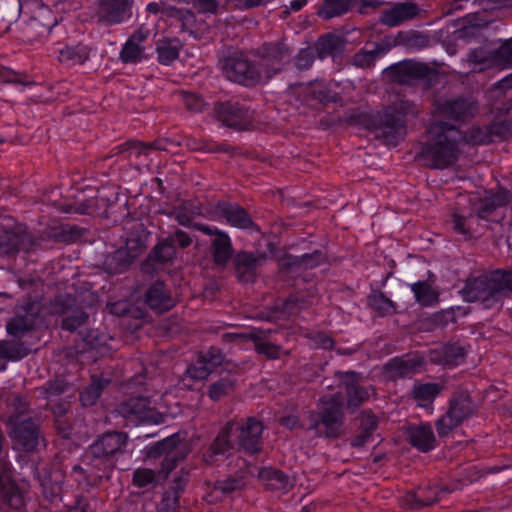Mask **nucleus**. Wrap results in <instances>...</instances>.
Instances as JSON below:
<instances>
[{
  "label": "nucleus",
  "mask_w": 512,
  "mask_h": 512,
  "mask_svg": "<svg viewBox=\"0 0 512 512\" xmlns=\"http://www.w3.org/2000/svg\"><path fill=\"white\" fill-rule=\"evenodd\" d=\"M323 261V254L318 251L310 255H305L301 259H292L291 257H287L282 264V273L285 275V277L294 280L292 285L298 286L301 284L300 279H302L303 282H307L308 278L314 277L316 274L308 273V270L317 267Z\"/></svg>",
  "instance_id": "9"
},
{
  "label": "nucleus",
  "mask_w": 512,
  "mask_h": 512,
  "mask_svg": "<svg viewBox=\"0 0 512 512\" xmlns=\"http://www.w3.org/2000/svg\"><path fill=\"white\" fill-rule=\"evenodd\" d=\"M164 482L159 476V470L155 472L148 468L136 469L133 473V484L139 488H144L150 484L157 485Z\"/></svg>",
  "instance_id": "36"
},
{
  "label": "nucleus",
  "mask_w": 512,
  "mask_h": 512,
  "mask_svg": "<svg viewBox=\"0 0 512 512\" xmlns=\"http://www.w3.org/2000/svg\"><path fill=\"white\" fill-rule=\"evenodd\" d=\"M245 482L242 477H230L225 480H218L214 483L213 489L229 495L237 490L242 489Z\"/></svg>",
  "instance_id": "43"
},
{
  "label": "nucleus",
  "mask_w": 512,
  "mask_h": 512,
  "mask_svg": "<svg viewBox=\"0 0 512 512\" xmlns=\"http://www.w3.org/2000/svg\"><path fill=\"white\" fill-rule=\"evenodd\" d=\"M127 441L128 434L125 432L109 431L103 433L88 447L82 461L91 469L105 472L113 466V456L124 452L123 448Z\"/></svg>",
  "instance_id": "4"
},
{
  "label": "nucleus",
  "mask_w": 512,
  "mask_h": 512,
  "mask_svg": "<svg viewBox=\"0 0 512 512\" xmlns=\"http://www.w3.org/2000/svg\"><path fill=\"white\" fill-rule=\"evenodd\" d=\"M238 110L230 104H220L217 107V114L221 121L228 126H236L238 124Z\"/></svg>",
  "instance_id": "46"
},
{
  "label": "nucleus",
  "mask_w": 512,
  "mask_h": 512,
  "mask_svg": "<svg viewBox=\"0 0 512 512\" xmlns=\"http://www.w3.org/2000/svg\"><path fill=\"white\" fill-rule=\"evenodd\" d=\"M159 61L164 65L171 64L179 55L176 46L163 45L157 48Z\"/></svg>",
  "instance_id": "50"
},
{
  "label": "nucleus",
  "mask_w": 512,
  "mask_h": 512,
  "mask_svg": "<svg viewBox=\"0 0 512 512\" xmlns=\"http://www.w3.org/2000/svg\"><path fill=\"white\" fill-rule=\"evenodd\" d=\"M236 378L231 374L221 377L209 386L208 396L213 401H219L221 398L230 395L236 387Z\"/></svg>",
  "instance_id": "31"
},
{
  "label": "nucleus",
  "mask_w": 512,
  "mask_h": 512,
  "mask_svg": "<svg viewBox=\"0 0 512 512\" xmlns=\"http://www.w3.org/2000/svg\"><path fill=\"white\" fill-rule=\"evenodd\" d=\"M359 420L362 431L372 435L378 424L376 417L370 411H363Z\"/></svg>",
  "instance_id": "51"
},
{
  "label": "nucleus",
  "mask_w": 512,
  "mask_h": 512,
  "mask_svg": "<svg viewBox=\"0 0 512 512\" xmlns=\"http://www.w3.org/2000/svg\"><path fill=\"white\" fill-rule=\"evenodd\" d=\"M212 371L213 369L199 358L196 364L188 367L187 374L193 379L203 380L206 379Z\"/></svg>",
  "instance_id": "48"
},
{
  "label": "nucleus",
  "mask_w": 512,
  "mask_h": 512,
  "mask_svg": "<svg viewBox=\"0 0 512 512\" xmlns=\"http://www.w3.org/2000/svg\"><path fill=\"white\" fill-rule=\"evenodd\" d=\"M188 482L189 474L182 470L179 475L174 477L169 488L164 491L162 498H168V500H172L171 503L180 504V497L185 491Z\"/></svg>",
  "instance_id": "33"
},
{
  "label": "nucleus",
  "mask_w": 512,
  "mask_h": 512,
  "mask_svg": "<svg viewBox=\"0 0 512 512\" xmlns=\"http://www.w3.org/2000/svg\"><path fill=\"white\" fill-rule=\"evenodd\" d=\"M470 288H512V272L496 270L474 280Z\"/></svg>",
  "instance_id": "23"
},
{
  "label": "nucleus",
  "mask_w": 512,
  "mask_h": 512,
  "mask_svg": "<svg viewBox=\"0 0 512 512\" xmlns=\"http://www.w3.org/2000/svg\"><path fill=\"white\" fill-rule=\"evenodd\" d=\"M313 51L309 48L302 50L297 58V66L299 68H307L312 64Z\"/></svg>",
  "instance_id": "61"
},
{
  "label": "nucleus",
  "mask_w": 512,
  "mask_h": 512,
  "mask_svg": "<svg viewBox=\"0 0 512 512\" xmlns=\"http://www.w3.org/2000/svg\"><path fill=\"white\" fill-rule=\"evenodd\" d=\"M496 55L481 48L471 53L469 61L474 64V70H484L496 66Z\"/></svg>",
  "instance_id": "38"
},
{
  "label": "nucleus",
  "mask_w": 512,
  "mask_h": 512,
  "mask_svg": "<svg viewBox=\"0 0 512 512\" xmlns=\"http://www.w3.org/2000/svg\"><path fill=\"white\" fill-rule=\"evenodd\" d=\"M175 255L176 250L169 240L159 242L153 252V258L160 263L170 261Z\"/></svg>",
  "instance_id": "45"
},
{
  "label": "nucleus",
  "mask_w": 512,
  "mask_h": 512,
  "mask_svg": "<svg viewBox=\"0 0 512 512\" xmlns=\"http://www.w3.org/2000/svg\"><path fill=\"white\" fill-rule=\"evenodd\" d=\"M234 432L237 433L238 445L248 453L254 454L261 450L260 439L263 432V425L254 417H249L246 424L236 426Z\"/></svg>",
  "instance_id": "11"
},
{
  "label": "nucleus",
  "mask_w": 512,
  "mask_h": 512,
  "mask_svg": "<svg viewBox=\"0 0 512 512\" xmlns=\"http://www.w3.org/2000/svg\"><path fill=\"white\" fill-rule=\"evenodd\" d=\"M376 56L377 52L375 50L359 53L355 57V63L359 66H368L375 60Z\"/></svg>",
  "instance_id": "60"
},
{
  "label": "nucleus",
  "mask_w": 512,
  "mask_h": 512,
  "mask_svg": "<svg viewBox=\"0 0 512 512\" xmlns=\"http://www.w3.org/2000/svg\"><path fill=\"white\" fill-rule=\"evenodd\" d=\"M140 38L133 36L124 45L121 51V59L124 62H136L145 58V49L140 44Z\"/></svg>",
  "instance_id": "34"
},
{
  "label": "nucleus",
  "mask_w": 512,
  "mask_h": 512,
  "mask_svg": "<svg viewBox=\"0 0 512 512\" xmlns=\"http://www.w3.org/2000/svg\"><path fill=\"white\" fill-rule=\"evenodd\" d=\"M223 73L230 81L242 85H253L263 78L243 54L227 58L223 64Z\"/></svg>",
  "instance_id": "8"
},
{
  "label": "nucleus",
  "mask_w": 512,
  "mask_h": 512,
  "mask_svg": "<svg viewBox=\"0 0 512 512\" xmlns=\"http://www.w3.org/2000/svg\"><path fill=\"white\" fill-rule=\"evenodd\" d=\"M199 358L214 370V368L222 364L224 355L219 348L212 346L206 352L200 353Z\"/></svg>",
  "instance_id": "47"
},
{
  "label": "nucleus",
  "mask_w": 512,
  "mask_h": 512,
  "mask_svg": "<svg viewBox=\"0 0 512 512\" xmlns=\"http://www.w3.org/2000/svg\"><path fill=\"white\" fill-rule=\"evenodd\" d=\"M215 219L224 221L230 226L239 229H249L252 227V221L247 213L237 205L220 203L215 211Z\"/></svg>",
  "instance_id": "13"
},
{
  "label": "nucleus",
  "mask_w": 512,
  "mask_h": 512,
  "mask_svg": "<svg viewBox=\"0 0 512 512\" xmlns=\"http://www.w3.org/2000/svg\"><path fill=\"white\" fill-rule=\"evenodd\" d=\"M79 302L75 295L67 292L57 293L54 297L50 298L47 304H42L47 307L48 313L51 316L61 317L65 312H68L73 306Z\"/></svg>",
  "instance_id": "27"
},
{
  "label": "nucleus",
  "mask_w": 512,
  "mask_h": 512,
  "mask_svg": "<svg viewBox=\"0 0 512 512\" xmlns=\"http://www.w3.org/2000/svg\"><path fill=\"white\" fill-rule=\"evenodd\" d=\"M64 480L65 474L60 469H53L45 473L41 479V487L47 501L55 503L62 500Z\"/></svg>",
  "instance_id": "17"
},
{
  "label": "nucleus",
  "mask_w": 512,
  "mask_h": 512,
  "mask_svg": "<svg viewBox=\"0 0 512 512\" xmlns=\"http://www.w3.org/2000/svg\"><path fill=\"white\" fill-rule=\"evenodd\" d=\"M144 245L140 241L128 240L125 249H119L115 252L112 257L107 258L106 264L111 267L115 261H121V263L114 269L113 273H119L125 266L131 263L140 252L143 250Z\"/></svg>",
  "instance_id": "24"
},
{
  "label": "nucleus",
  "mask_w": 512,
  "mask_h": 512,
  "mask_svg": "<svg viewBox=\"0 0 512 512\" xmlns=\"http://www.w3.org/2000/svg\"><path fill=\"white\" fill-rule=\"evenodd\" d=\"M442 386L437 383H425L414 387L413 396L418 401L432 402L441 392Z\"/></svg>",
  "instance_id": "40"
},
{
  "label": "nucleus",
  "mask_w": 512,
  "mask_h": 512,
  "mask_svg": "<svg viewBox=\"0 0 512 512\" xmlns=\"http://www.w3.org/2000/svg\"><path fill=\"white\" fill-rule=\"evenodd\" d=\"M260 477L268 481L267 486L272 489H286L290 486L289 477L280 470L264 469L260 472Z\"/></svg>",
  "instance_id": "37"
},
{
  "label": "nucleus",
  "mask_w": 512,
  "mask_h": 512,
  "mask_svg": "<svg viewBox=\"0 0 512 512\" xmlns=\"http://www.w3.org/2000/svg\"><path fill=\"white\" fill-rule=\"evenodd\" d=\"M342 377L343 384L347 391V408L354 412L369 398V393L366 388L358 385L359 376L356 372L348 371L339 373Z\"/></svg>",
  "instance_id": "15"
},
{
  "label": "nucleus",
  "mask_w": 512,
  "mask_h": 512,
  "mask_svg": "<svg viewBox=\"0 0 512 512\" xmlns=\"http://www.w3.org/2000/svg\"><path fill=\"white\" fill-rule=\"evenodd\" d=\"M125 146L129 157L139 156L147 150L145 145L136 142H128Z\"/></svg>",
  "instance_id": "62"
},
{
  "label": "nucleus",
  "mask_w": 512,
  "mask_h": 512,
  "mask_svg": "<svg viewBox=\"0 0 512 512\" xmlns=\"http://www.w3.org/2000/svg\"><path fill=\"white\" fill-rule=\"evenodd\" d=\"M198 229L206 234L216 235L213 240L214 261L219 265L226 263L232 255V246L229 236L219 232L217 229H212L207 226H199Z\"/></svg>",
  "instance_id": "18"
},
{
  "label": "nucleus",
  "mask_w": 512,
  "mask_h": 512,
  "mask_svg": "<svg viewBox=\"0 0 512 512\" xmlns=\"http://www.w3.org/2000/svg\"><path fill=\"white\" fill-rule=\"evenodd\" d=\"M172 500H168V498H162L161 503L157 509V512H177L180 504L171 503Z\"/></svg>",
  "instance_id": "64"
},
{
  "label": "nucleus",
  "mask_w": 512,
  "mask_h": 512,
  "mask_svg": "<svg viewBox=\"0 0 512 512\" xmlns=\"http://www.w3.org/2000/svg\"><path fill=\"white\" fill-rule=\"evenodd\" d=\"M60 328L65 331L75 332L78 328L85 326L89 321V313L85 311L80 302L61 316Z\"/></svg>",
  "instance_id": "26"
},
{
  "label": "nucleus",
  "mask_w": 512,
  "mask_h": 512,
  "mask_svg": "<svg viewBox=\"0 0 512 512\" xmlns=\"http://www.w3.org/2000/svg\"><path fill=\"white\" fill-rule=\"evenodd\" d=\"M55 429L63 439H69L72 432V425L67 419L63 417H57L54 423Z\"/></svg>",
  "instance_id": "56"
},
{
  "label": "nucleus",
  "mask_w": 512,
  "mask_h": 512,
  "mask_svg": "<svg viewBox=\"0 0 512 512\" xmlns=\"http://www.w3.org/2000/svg\"><path fill=\"white\" fill-rule=\"evenodd\" d=\"M169 241L174 244L177 243L181 247H187L192 243V238L185 232L177 230L170 238Z\"/></svg>",
  "instance_id": "59"
},
{
  "label": "nucleus",
  "mask_w": 512,
  "mask_h": 512,
  "mask_svg": "<svg viewBox=\"0 0 512 512\" xmlns=\"http://www.w3.org/2000/svg\"><path fill=\"white\" fill-rule=\"evenodd\" d=\"M475 407L467 391H460L453 395L449 408L444 416L436 422L439 437H445L465 419L471 417Z\"/></svg>",
  "instance_id": "7"
},
{
  "label": "nucleus",
  "mask_w": 512,
  "mask_h": 512,
  "mask_svg": "<svg viewBox=\"0 0 512 512\" xmlns=\"http://www.w3.org/2000/svg\"><path fill=\"white\" fill-rule=\"evenodd\" d=\"M12 474L13 471L10 463L4 459H0V486L13 482Z\"/></svg>",
  "instance_id": "57"
},
{
  "label": "nucleus",
  "mask_w": 512,
  "mask_h": 512,
  "mask_svg": "<svg viewBox=\"0 0 512 512\" xmlns=\"http://www.w3.org/2000/svg\"><path fill=\"white\" fill-rule=\"evenodd\" d=\"M512 290H460L459 293L467 302H479L483 308H491L502 296H509Z\"/></svg>",
  "instance_id": "21"
},
{
  "label": "nucleus",
  "mask_w": 512,
  "mask_h": 512,
  "mask_svg": "<svg viewBox=\"0 0 512 512\" xmlns=\"http://www.w3.org/2000/svg\"><path fill=\"white\" fill-rule=\"evenodd\" d=\"M369 305L381 314H390L394 312L395 307L393 302L387 298L381 290H375L369 296Z\"/></svg>",
  "instance_id": "41"
},
{
  "label": "nucleus",
  "mask_w": 512,
  "mask_h": 512,
  "mask_svg": "<svg viewBox=\"0 0 512 512\" xmlns=\"http://www.w3.org/2000/svg\"><path fill=\"white\" fill-rule=\"evenodd\" d=\"M171 292L172 290H146L145 300L140 306L145 309L147 305L158 313H164L176 304V296Z\"/></svg>",
  "instance_id": "20"
},
{
  "label": "nucleus",
  "mask_w": 512,
  "mask_h": 512,
  "mask_svg": "<svg viewBox=\"0 0 512 512\" xmlns=\"http://www.w3.org/2000/svg\"><path fill=\"white\" fill-rule=\"evenodd\" d=\"M42 311L38 296H28L16 310L15 316L7 323V332L13 340L0 341V370L6 368L5 360L16 361L27 356L32 348L20 339L34 329L36 319Z\"/></svg>",
  "instance_id": "2"
},
{
  "label": "nucleus",
  "mask_w": 512,
  "mask_h": 512,
  "mask_svg": "<svg viewBox=\"0 0 512 512\" xmlns=\"http://www.w3.org/2000/svg\"><path fill=\"white\" fill-rule=\"evenodd\" d=\"M233 433L234 423L228 422L211 444L212 452L214 454H223L226 451L232 449L233 445L230 440V437Z\"/></svg>",
  "instance_id": "35"
},
{
  "label": "nucleus",
  "mask_w": 512,
  "mask_h": 512,
  "mask_svg": "<svg viewBox=\"0 0 512 512\" xmlns=\"http://www.w3.org/2000/svg\"><path fill=\"white\" fill-rule=\"evenodd\" d=\"M483 140L479 129L467 138L454 126L437 121L428 129V140L423 148L422 157L425 163L433 168H445L457 160L464 142L477 144Z\"/></svg>",
  "instance_id": "1"
},
{
  "label": "nucleus",
  "mask_w": 512,
  "mask_h": 512,
  "mask_svg": "<svg viewBox=\"0 0 512 512\" xmlns=\"http://www.w3.org/2000/svg\"><path fill=\"white\" fill-rule=\"evenodd\" d=\"M89 507L88 502L82 496L75 499V503L70 506L69 512H87Z\"/></svg>",
  "instance_id": "63"
},
{
  "label": "nucleus",
  "mask_w": 512,
  "mask_h": 512,
  "mask_svg": "<svg viewBox=\"0 0 512 512\" xmlns=\"http://www.w3.org/2000/svg\"><path fill=\"white\" fill-rule=\"evenodd\" d=\"M150 400L144 396L130 397L121 402L117 408V413L124 417H135L140 421L159 424L163 421V415L149 407Z\"/></svg>",
  "instance_id": "10"
},
{
  "label": "nucleus",
  "mask_w": 512,
  "mask_h": 512,
  "mask_svg": "<svg viewBox=\"0 0 512 512\" xmlns=\"http://www.w3.org/2000/svg\"><path fill=\"white\" fill-rule=\"evenodd\" d=\"M0 495L9 507L18 510L24 505L23 492L15 481L0 486Z\"/></svg>",
  "instance_id": "32"
},
{
  "label": "nucleus",
  "mask_w": 512,
  "mask_h": 512,
  "mask_svg": "<svg viewBox=\"0 0 512 512\" xmlns=\"http://www.w3.org/2000/svg\"><path fill=\"white\" fill-rule=\"evenodd\" d=\"M440 498L434 497L433 499L419 498L415 492H407L402 498V506L412 510H419L426 506H432L437 503Z\"/></svg>",
  "instance_id": "42"
},
{
  "label": "nucleus",
  "mask_w": 512,
  "mask_h": 512,
  "mask_svg": "<svg viewBox=\"0 0 512 512\" xmlns=\"http://www.w3.org/2000/svg\"><path fill=\"white\" fill-rule=\"evenodd\" d=\"M344 405L340 397L326 395L320 398L317 411L308 413V430H314L318 436L337 439L344 434Z\"/></svg>",
  "instance_id": "3"
},
{
  "label": "nucleus",
  "mask_w": 512,
  "mask_h": 512,
  "mask_svg": "<svg viewBox=\"0 0 512 512\" xmlns=\"http://www.w3.org/2000/svg\"><path fill=\"white\" fill-rule=\"evenodd\" d=\"M23 411L11 413L6 421L10 430L8 432L15 450L31 453L36 452L40 444H45V437L41 431L38 419L24 416Z\"/></svg>",
  "instance_id": "5"
},
{
  "label": "nucleus",
  "mask_w": 512,
  "mask_h": 512,
  "mask_svg": "<svg viewBox=\"0 0 512 512\" xmlns=\"http://www.w3.org/2000/svg\"><path fill=\"white\" fill-rule=\"evenodd\" d=\"M130 7V0H104L101 5L103 17L110 23H120Z\"/></svg>",
  "instance_id": "29"
},
{
  "label": "nucleus",
  "mask_w": 512,
  "mask_h": 512,
  "mask_svg": "<svg viewBox=\"0 0 512 512\" xmlns=\"http://www.w3.org/2000/svg\"><path fill=\"white\" fill-rule=\"evenodd\" d=\"M466 350L457 343H447L429 351L428 357L432 363L455 366L464 362Z\"/></svg>",
  "instance_id": "12"
},
{
  "label": "nucleus",
  "mask_w": 512,
  "mask_h": 512,
  "mask_svg": "<svg viewBox=\"0 0 512 512\" xmlns=\"http://www.w3.org/2000/svg\"><path fill=\"white\" fill-rule=\"evenodd\" d=\"M107 308L111 314L119 317L129 316L134 319H144L147 314L146 309L138 304H132L128 299L108 302Z\"/></svg>",
  "instance_id": "28"
},
{
  "label": "nucleus",
  "mask_w": 512,
  "mask_h": 512,
  "mask_svg": "<svg viewBox=\"0 0 512 512\" xmlns=\"http://www.w3.org/2000/svg\"><path fill=\"white\" fill-rule=\"evenodd\" d=\"M422 364L423 360L419 357L409 359L394 358L384 366V369L390 377L402 378L414 374Z\"/></svg>",
  "instance_id": "25"
},
{
  "label": "nucleus",
  "mask_w": 512,
  "mask_h": 512,
  "mask_svg": "<svg viewBox=\"0 0 512 512\" xmlns=\"http://www.w3.org/2000/svg\"><path fill=\"white\" fill-rule=\"evenodd\" d=\"M264 261L265 258L262 255L255 256L247 252L237 254L235 266L239 280L244 284L252 283Z\"/></svg>",
  "instance_id": "14"
},
{
  "label": "nucleus",
  "mask_w": 512,
  "mask_h": 512,
  "mask_svg": "<svg viewBox=\"0 0 512 512\" xmlns=\"http://www.w3.org/2000/svg\"><path fill=\"white\" fill-rule=\"evenodd\" d=\"M183 101L186 107L191 111H200L204 106L202 98L193 93H184Z\"/></svg>",
  "instance_id": "55"
},
{
  "label": "nucleus",
  "mask_w": 512,
  "mask_h": 512,
  "mask_svg": "<svg viewBox=\"0 0 512 512\" xmlns=\"http://www.w3.org/2000/svg\"><path fill=\"white\" fill-rule=\"evenodd\" d=\"M409 443L422 452L434 448L435 436L429 425L413 426L408 429Z\"/></svg>",
  "instance_id": "22"
},
{
  "label": "nucleus",
  "mask_w": 512,
  "mask_h": 512,
  "mask_svg": "<svg viewBox=\"0 0 512 512\" xmlns=\"http://www.w3.org/2000/svg\"><path fill=\"white\" fill-rule=\"evenodd\" d=\"M189 449L185 443V436L180 432L174 433L149 447L146 451L148 459H158L164 456L161 462L159 476L166 481L178 463L186 458Z\"/></svg>",
  "instance_id": "6"
},
{
  "label": "nucleus",
  "mask_w": 512,
  "mask_h": 512,
  "mask_svg": "<svg viewBox=\"0 0 512 512\" xmlns=\"http://www.w3.org/2000/svg\"><path fill=\"white\" fill-rule=\"evenodd\" d=\"M352 4V0H325L320 15L323 18H332L346 12Z\"/></svg>",
  "instance_id": "39"
},
{
  "label": "nucleus",
  "mask_w": 512,
  "mask_h": 512,
  "mask_svg": "<svg viewBox=\"0 0 512 512\" xmlns=\"http://www.w3.org/2000/svg\"><path fill=\"white\" fill-rule=\"evenodd\" d=\"M69 385L63 380L57 379L49 381L45 387V392L48 397L58 396L65 393L69 389Z\"/></svg>",
  "instance_id": "53"
},
{
  "label": "nucleus",
  "mask_w": 512,
  "mask_h": 512,
  "mask_svg": "<svg viewBox=\"0 0 512 512\" xmlns=\"http://www.w3.org/2000/svg\"><path fill=\"white\" fill-rule=\"evenodd\" d=\"M410 9L411 7L406 5L395 7L385 12L381 18V21L390 27L396 26L408 16V11Z\"/></svg>",
  "instance_id": "44"
},
{
  "label": "nucleus",
  "mask_w": 512,
  "mask_h": 512,
  "mask_svg": "<svg viewBox=\"0 0 512 512\" xmlns=\"http://www.w3.org/2000/svg\"><path fill=\"white\" fill-rule=\"evenodd\" d=\"M399 70L412 77H422L427 72V66L420 62L406 61L399 66Z\"/></svg>",
  "instance_id": "49"
},
{
  "label": "nucleus",
  "mask_w": 512,
  "mask_h": 512,
  "mask_svg": "<svg viewBox=\"0 0 512 512\" xmlns=\"http://www.w3.org/2000/svg\"><path fill=\"white\" fill-rule=\"evenodd\" d=\"M302 303L303 300L298 296V294L293 293L285 301L282 302L281 308H279L277 305L276 309H281V311L286 314H293L295 313V308H300Z\"/></svg>",
  "instance_id": "54"
},
{
  "label": "nucleus",
  "mask_w": 512,
  "mask_h": 512,
  "mask_svg": "<svg viewBox=\"0 0 512 512\" xmlns=\"http://www.w3.org/2000/svg\"><path fill=\"white\" fill-rule=\"evenodd\" d=\"M272 330L254 329L251 331L250 340L254 343L256 352L269 360L278 359L281 346L269 341Z\"/></svg>",
  "instance_id": "19"
},
{
  "label": "nucleus",
  "mask_w": 512,
  "mask_h": 512,
  "mask_svg": "<svg viewBox=\"0 0 512 512\" xmlns=\"http://www.w3.org/2000/svg\"><path fill=\"white\" fill-rule=\"evenodd\" d=\"M416 300L423 306H430L438 302L436 290H413Z\"/></svg>",
  "instance_id": "52"
},
{
  "label": "nucleus",
  "mask_w": 512,
  "mask_h": 512,
  "mask_svg": "<svg viewBox=\"0 0 512 512\" xmlns=\"http://www.w3.org/2000/svg\"><path fill=\"white\" fill-rule=\"evenodd\" d=\"M432 321L437 326H446L448 322L455 321V316L452 310H444L436 313L432 317Z\"/></svg>",
  "instance_id": "58"
},
{
  "label": "nucleus",
  "mask_w": 512,
  "mask_h": 512,
  "mask_svg": "<svg viewBox=\"0 0 512 512\" xmlns=\"http://www.w3.org/2000/svg\"><path fill=\"white\" fill-rule=\"evenodd\" d=\"M477 110L474 102L467 100H448L439 102L436 106V114L439 118H451L455 120L465 119Z\"/></svg>",
  "instance_id": "16"
},
{
  "label": "nucleus",
  "mask_w": 512,
  "mask_h": 512,
  "mask_svg": "<svg viewBox=\"0 0 512 512\" xmlns=\"http://www.w3.org/2000/svg\"><path fill=\"white\" fill-rule=\"evenodd\" d=\"M109 383V380L98 379L93 377L91 383L88 386H86L82 392H80L79 399L82 406H94L97 403L104 388L107 387Z\"/></svg>",
  "instance_id": "30"
}]
</instances>
